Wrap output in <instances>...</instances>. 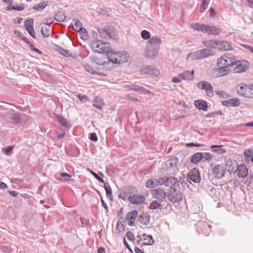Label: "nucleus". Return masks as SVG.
Segmentation results:
<instances>
[{"label": "nucleus", "mask_w": 253, "mask_h": 253, "mask_svg": "<svg viewBox=\"0 0 253 253\" xmlns=\"http://www.w3.org/2000/svg\"><path fill=\"white\" fill-rule=\"evenodd\" d=\"M90 172L91 173V174L92 175L94 176V177L97 179L98 180V181L99 182H101L102 183H104V180L101 178L100 177V176H99V175L96 173H95V172H94L92 170H90Z\"/></svg>", "instance_id": "nucleus-45"}, {"label": "nucleus", "mask_w": 253, "mask_h": 253, "mask_svg": "<svg viewBox=\"0 0 253 253\" xmlns=\"http://www.w3.org/2000/svg\"><path fill=\"white\" fill-rule=\"evenodd\" d=\"M13 123L15 124H19L21 121V116L19 114H13L11 117Z\"/></svg>", "instance_id": "nucleus-37"}, {"label": "nucleus", "mask_w": 253, "mask_h": 253, "mask_svg": "<svg viewBox=\"0 0 253 253\" xmlns=\"http://www.w3.org/2000/svg\"><path fill=\"white\" fill-rule=\"evenodd\" d=\"M78 32L80 33L81 39L83 40H86L87 39L88 35L85 28H82Z\"/></svg>", "instance_id": "nucleus-41"}, {"label": "nucleus", "mask_w": 253, "mask_h": 253, "mask_svg": "<svg viewBox=\"0 0 253 253\" xmlns=\"http://www.w3.org/2000/svg\"><path fill=\"white\" fill-rule=\"evenodd\" d=\"M107 58L113 63H121L126 62L129 57L128 53L126 51L115 52L111 50L107 54Z\"/></svg>", "instance_id": "nucleus-2"}, {"label": "nucleus", "mask_w": 253, "mask_h": 253, "mask_svg": "<svg viewBox=\"0 0 253 253\" xmlns=\"http://www.w3.org/2000/svg\"><path fill=\"white\" fill-rule=\"evenodd\" d=\"M161 39L157 36H153L146 42L143 51V55L148 59L155 58L158 55Z\"/></svg>", "instance_id": "nucleus-1"}, {"label": "nucleus", "mask_w": 253, "mask_h": 253, "mask_svg": "<svg viewBox=\"0 0 253 253\" xmlns=\"http://www.w3.org/2000/svg\"><path fill=\"white\" fill-rule=\"evenodd\" d=\"M193 73L194 70H192L191 72L186 71L183 73L179 74V77L183 80H191L194 78Z\"/></svg>", "instance_id": "nucleus-25"}, {"label": "nucleus", "mask_w": 253, "mask_h": 253, "mask_svg": "<svg viewBox=\"0 0 253 253\" xmlns=\"http://www.w3.org/2000/svg\"><path fill=\"white\" fill-rule=\"evenodd\" d=\"M213 54V51L211 49L205 48L190 53L187 57L191 60H199L208 57Z\"/></svg>", "instance_id": "nucleus-5"}, {"label": "nucleus", "mask_w": 253, "mask_h": 253, "mask_svg": "<svg viewBox=\"0 0 253 253\" xmlns=\"http://www.w3.org/2000/svg\"><path fill=\"white\" fill-rule=\"evenodd\" d=\"M193 29L197 31H201L203 33H208L210 35H217L221 32L220 29L213 26H209L207 25L193 23L191 25Z\"/></svg>", "instance_id": "nucleus-4"}, {"label": "nucleus", "mask_w": 253, "mask_h": 253, "mask_svg": "<svg viewBox=\"0 0 253 253\" xmlns=\"http://www.w3.org/2000/svg\"><path fill=\"white\" fill-rule=\"evenodd\" d=\"M128 199L132 204L139 205L144 202L145 198L143 196L133 194V195L129 196L128 197Z\"/></svg>", "instance_id": "nucleus-17"}, {"label": "nucleus", "mask_w": 253, "mask_h": 253, "mask_svg": "<svg viewBox=\"0 0 253 253\" xmlns=\"http://www.w3.org/2000/svg\"><path fill=\"white\" fill-rule=\"evenodd\" d=\"M75 25L73 26V28L75 31H79L82 27V24L79 20H75Z\"/></svg>", "instance_id": "nucleus-43"}, {"label": "nucleus", "mask_w": 253, "mask_h": 253, "mask_svg": "<svg viewBox=\"0 0 253 253\" xmlns=\"http://www.w3.org/2000/svg\"><path fill=\"white\" fill-rule=\"evenodd\" d=\"M153 198L158 200V201L162 202L167 197L166 193L164 190L160 188L153 189L151 192Z\"/></svg>", "instance_id": "nucleus-12"}, {"label": "nucleus", "mask_w": 253, "mask_h": 253, "mask_svg": "<svg viewBox=\"0 0 253 253\" xmlns=\"http://www.w3.org/2000/svg\"><path fill=\"white\" fill-rule=\"evenodd\" d=\"M104 32L106 35H108L110 38H113L115 36V32L114 30H112L110 33L108 31V29H105Z\"/></svg>", "instance_id": "nucleus-51"}, {"label": "nucleus", "mask_w": 253, "mask_h": 253, "mask_svg": "<svg viewBox=\"0 0 253 253\" xmlns=\"http://www.w3.org/2000/svg\"><path fill=\"white\" fill-rule=\"evenodd\" d=\"M194 105L199 110H203L206 111L208 109L207 102L203 100H196L194 102Z\"/></svg>", "instance_id": "nucleus-24"}, {"label": "nucleus", "mask_w": 253, "mask_h": 253, "mask_svg": "<svg viewBox=\"0 0 253 253\" xmlns=\"http://www.w3.org/2000/svg\"><path fill=\"white\" fill-rule=\"evenodd\" d=\"M233 70L235 73H241L246 70L248 67V62L245 60L236 61L232 65Z\"/></svg>", "instance_id": "nucleus-10"}, {"label": "nucleus", "mask_w": 253, "mask_h": 253, "mask_svg": "<svg viewBox=\"0 0 253 253\" xmlns=\"http://www.w3.org/2000/svg\"><path fill=\"white\" fill-rule=\"evenodd\" d=\"M237 172L239 177L245 178L248 174V169L245 165L242 164L238 166Z\"/></svg>", "instance_id": "nucleus-21"}, {"label": "nucleus", "mask_w": 253, "mask_h": 253, "mask_svg": "<svg viewBox=\"0 0 253 253\" xmlns=\"http://www.w3.org/2000/svg\"><path fill=\"white\" fill-rule=\"evenodd\" d=\"M162 206L161 202L157 201H154L149 205V209L156 210L160 208Z\"/></svg>", "instance_id": "nucleus-36"}, {"label": "nucleus", "mask_w": 253, "mask_h": 253, "mask_svg": "<svg viewBox=\"0 0 253 253\" xmlns=\"http://www.w3.org/2000/svg\"><path fill=\"white\" fill-rule=\"evenodd\" d=\"M222 145H211V148L212 149V152L217 153L218 154H223L226 152V150L222 148Z\"/></svg>", "instance_id": "nucleus-32"}, {"label": "nucleus", "mask_w": 253, "mask_h": 253, "mask_svg": "<svg viewBox=\"0 0 253 253\" xmlns=\"http://www.w3.org/2000/svg\"><path fill=\"white\" fill-rule=\"evenodd\" d=\"M93 106L98 109H101L104 106L103 100L99 97H96L94 99Z\"/></svg>", "instance_id": "nucleus-29"}, {"label": "nucleus", "mask_w": 253, "mask_h": 253, "mask_svg": "<svg viewBox=\"0 0 253 253\" xmlns=\"http://www.w3.org/2000/svg\"><path fill=\"white\" fill-rule=\"evenodd\" d=\"M134 251L135 253H144L143 251H142L141 250H140L138 247H135L134 249Z\"/></svg>", "instance_id": "nucleus-64"}, {"label": "nucleus", "mask_w": 253, "mask_h": 253, "mask_svg": "<svg viewBox=\"0 0 253 253\" xmlns=\"http://www.w3.org/2000/svg\"><path fill=\"white\" fill-rule=\"evenodd\" d=\"M55 49L57 50L61 54H62L65 56L68 57L71 55V53L69 50L64 49L59 45H55Z\"/></svg>", "instance_id": "nucleus-33"}, {"label": "nucleus", "mask_w": 253, "mask_h": 253, "mask_svg": "<svg viewBox=\"0 0 253 253\" xmlns=\"http://www.w3.org/2000/svg\"><path fill=\"white\" fill-rule=\"evenodd\" d=\"M226 68L222 66L219 67L218 69L215 70L218 72L217 75L221 77L227 75L228 73V70Z\"/></svg>", "instance_id": "nucleus-34"}, {"label": "nucleus", "mask_w": 253, "mask_h": 253, "mask_svg": "<svg viewBox=\"0 0 253 253\" xmlns=\"http://www.w3.org/2000/svg\"><path fill=\"white\" fill-rule=\"evenodd\" d=\"M24 25L26 30L28 31L30 36L35 39L36 34L34 29V20L33 19H30L27 20L24 22Z\"/></svg>", "instance_id": "nucleus-15"}, {"label": "nucleus", "mask_w": 253, "mask_h": 253, "mask_svg": "<svg viewBox=\"0 0 253 253\" xmlns=\"http://www.w3.org/2000/svg\"><path fill=\"white\" fill-rule=\"evenodd\" d=\"M50 26L49 25H45L41 28V33L43 37L47 38L50 34Z\"/></svg>", "instance_id": "nucleus-30"}, {"label": "nucleus", "mask_w": 253, "mask_h": 253, "mask_svg": "<svg viewBox=\"0 0 253 253\" xmlns=\"http://www.w3.org/2000/svg\"><path fill=\"white\" fill-rule=\"evenodd\" d=\"M57 118L60 122V123L63 126H66L67 124V121L66 119L64 118V117L61 115H58L57 116Z\"/></svg>", "instance_id": "nucleus-49"}, {"label": "nucleus", "mask_w": 253, "mask_h": 253, "mask_svg": "<svg viewBox=\"0 0 253 253\" xmlns=\"http://www.w3.org/2000/svg\"><path fill=\"white\" fill-rule=\"evenodd\" d=\"M211 228L210 225L205 222H200L197 224V229L199 233L208 235Z\"/></svg>", "instance_id": "nucleus-14"}, {"label": "nucleus", "mask_w": 253, "mask_h": 253, "mask_svg": "<svg viewBox=\"0 0 253 253\" xmlns=\"http://www.w3.org/2000/svg\"><path fill=\"white\" fill-rule=\"evenodd\" d=\"M235 63V59L233 56L230 54H225L221 57L217 61V65L218 67L222 66L227 67Z\"/></svg>", "instance_id": "nucleus-8"}, {"label": "nucleus", "mask_w": 253, "mask_h": 253, "mask_svg": "<svg viewBox=\"0 0 253 253\" xmlns=\"http://www.w3.org/2000/svg\"><path fill=\"white\" fill-rule=\"evenodd\" d=\"M84 68L85 70L88 73L92 74L94 73V69L92 67H91L90 65L86 64L84 66Z\"/></svg>", "instance_id": "nucleus-48"}, {"label": "nucleus", "mask_w": 253, "mask_h": 253, "mask_svg": "<svg viewBox=\"0 0 253 253\" xmlns=\"http://www.w3.org/2000/svg\"><path fill=\"white\" fill-rule=\"evenodd\" d=\"M126 87L129 90L135 91L142 94H150L151 93L149 90L145 89L143 87L138 85L132 84L130 85H127Z\"/></svg>", "instance_id": "nucleus-19"}, {"label": "nucleus", "mask_w": 253, "mask_h": 253, "mask_svg": "<svg viewBox=\"0 0 253 253\" xmlns=\"http://www.w3.org/2000/svg\"><path fill=\"white\" fill-rule=\"evenodd\" d=\"M207 82L205 81H201L198 83L197 86L198 87L202 89H205L206 84Z\"/></svg>", "instance_id": "nucleus-53"}, {"label": "nucleus", "mask_w": 253, "mask_h": 253, "mask_svg": "<svg viewBox=\"0 0 253 253\" xmlns=\"http://www.w3.org/2000/svg\"><path fill=\"white\" fill-rule=\"evenodd\" d=\"M212 87L211 85L210 84H209L208 82H207L205 85V89L208 95L209 96H211L210 94L211 95H212Z\"/></svg>", "instance_id": "nucleus-42"}, {"label": "nucleus", "mask_w": 253, "mask_h": 253, "mask_svg": "<svg viewBox=\"0 0 253 253\" xmlns=\"http://www.w3.org/2000/svg\"><path fill=\"white\" fill-rule=\"evenodd\" d=\"M203 44L209 48H216L217 47L218 41L216 40H209L203 41L202 42Z\"/></svg>", "instance_id": "nucleus-26"}, {"label": "nucleus", "mask_w": 253, "mask_h": 253, "mask_svg": "<svg viewBox=\"0 0 253 253\" xmlns=\"http://www.w3.org/2000/svg\"><path fill=\"white\" fill-rule=\"evenodd\" d=\"M229 102L232 106H239L240 104L239 100L237 98L229 99Z\"/></svg>", "instance_id": "nucleus-44"}, {"label": "nucleus", "mask_w": 253, "mask_h": 253, "mask_svg": "<svg viewBox=\"0 0 253 253\" xmlns=\"http://www.w3.org/2000/svg\"><path fill=\"white\" fill-rule=\"evenodd\" d=\"M91 48L95 52L100 53H106L107 54L111 50V46L109 42L101 41L95 40L90 43Z\"/></svg>", "instance_id": "nucleus-3"}, {"label": "nucleus", "mask_w": 253, "mask_h": 253, "mask_svg": "<svg viewBox=\"0 0 253 253\" xmlns=\"http://www.w3.org/2000/svg\"><path fill=\"white\" fill-rule=\"evenodd\" d=\"M181 80L182 79L179 77V74L177 77H173L171 81L173 83H179L181 82Z\"/></svg>", "instance_id": "nucleus-56"}, {"label": "nucleus", "mask_w": 253, "mask_h": 253, "mask_svg": "<svg viewBox=\"0 0 253 253\" xmlns=\"http://www.w3.org/2000/svg\"><path fill=\"white\" fill-rule=\"evenodd\" d=\"M143 72L151 77L157 76L159 74V71L152 66L146 67Z\"/></svg>", "instance_id": "nucleus-23"}, {"label": "nucleus", "mask_w": 253, "mask_h": 253, "mask_svg": "<svg viewBox=\"0 0 253 253\" xmlns=\"http://www.w3.org/2000/svg\"><path fill=\"white\" fill-rule=\"evenodd\" d=\"M137 211L135 210L129 212L126 216V218L128 221V224L130 226L133 225L134 220L137 215Z\"/></svg>", "instance_id": "nucleus-22"}, {"label": "nucleus", "mask_w": 253, "mask_h": 253, "mask_svg": "<svg viewBox=\"0 0 253 253\" xmlns=\"http://www.w3.org/2000/svg\"><path fill=\"white\" fill-rule=\"evenodd\" d=\"M47 3L46 1H43L41 2L40 3H39L38 4H36L33 6V9L37 10H40L41 9H42L45 7L46 6Z\"/></svg>", "instance_id": "nucleus-39"}, {"label": "nucleus", "mask_w": 253, "mask_h": 253, "mask_svg": "<svg viewBox=\"0 0 253 253\" xmlns=\"http://www.w3.org/2000/svg\"><path fill=\"white\" fill-rule=\"evenodd\" d=\"M178 158L176 157H173L171 159L168 160L166 162V166L168 169L170 170H173V173H174V171L177 172L178 170L177 168V163H178Z\"/></svg>", "instance_id": "nucleus-13"}, {"label": "nucleus", "mask_w": 253, "mask_h": 253, "mask_svg": "<svg viewBox=\"0 0 253 253\" xmlns=\"http://www.w3.org/2000/svg\"><path fill=\"white\" fill-rule=\"evenodd\" d=\"M29 47L32 50H34V51L39 53L40 54L42 53V52L39 49H38V48H36L34 47V45L32 43H30Z\"/></svg>", "instance_id": "nucleus-57"}, {"label": "nucleus", "mask_w": 253, "mask_h": 253, "mask_svg": "<svg viewBox=\"0 0 253 253\" xmlns=\"http://www.w3.org/2000/svg\"><path fill=\"white\" fill-rule=\"evenodd\" d=\"M244 155L247 157H251L253 156V149H247L245 150Z\"/></svg>", "instance_id": "nucleus-46"}, {"label": "nucleus", "mask_w": 253, "mask_h": 253, "mask_svg": "<svg viewBox=\"0 0 253 253\" xmlns=\"http://www.w3.org/2000/svg\"><path fill=\"white\" fill-rule=\"evenodd\" d=\"M163 185V177L159 178H151L148 180L146 183V187L149 188H153L158 185Z\"/></svg>", "instance_id": "nucleus-16"}, {"label": "nucleus", "mask_w": 253, "mask_h": 253, "mask_svg": "<svg viewBox=\"0 0 253 253\" xmlns=\"http://www.w3.org/2000/svg\"><path fill=\"white\" fill-rule=\"evenodd\" d=\"M205 3H206V1H205V0H202V4L200 7V10L201 12H203L205 10V9H206V7L205 6Z\"/></svg>", "instance_id": "nucleus-60"}, {"label": "nucleus", "mask_w": 253, "mask_h": 253, "mask_svg": "<svg viewBox=\"0 0 253 253\" xmlns=\"http://www.w3.org/2000/svg\"><path fill=\"white\" fill-rule=\"evenodd\" d=\"M237 92L241 96L247 98H253V85L248 86L243 84L237 85L236 87Z\"/></svg>", "instance_id": "nucleus-6"}, {"label": "nucleus", "mask_w": 253, "mask_h": 253, "mask_svg": "<svg viewBox=\"0 0 253 253\" xmlns=\"http://www.w3.org/2000/svg\"><path fill=\"white\" fill-rule=\"evenodd\" d=\"M216 94H218L220 97L225 98L228 96L227 94L223 91L218 90L216 91Z\"/></svg>", "instance_id": "nucleus-54"}, {"label": "nucleus", "mask_w": 253, "mask_h": 253, "mask_svg": "<svg viewBox=\"0 0 253 253\" xmlns=\"http://www.w3.org/2000/svg\"><path fill=\"white\" fill-rule=\"evenodd\" d=\"M24 9V7L23 5H20L19 6H15L14 10H17L18 11H22Z\"/></svg>", "instance_id": "nucleus-63"}, {"label": "nucleus", "mask_w": 253, "mask_h": 253, "mask_svg": "<svg viewBox=\"0 0 253 253\" xmlns=\"http://www.w3.org/2000/svg\"><path fill=\"white\" fill-rule=\"evenodd\" d=\"M141 38L144 40H149L152 38L151 37V35L149 32L147 30H144L141 32Z\"/></svg>", "instance_id": "nucleus-40"}, {"label": "nucleus", "mask_w": 253, "mask_h": 253, "mask_svg": "<svg viewBox=\"0 0 253 253\" xmlns=\"http://www.w3.org/2000/svg\"><path fill=\"white\" fill-rule=\"evenodd\" d=\"M168 199L173 203H178L182 199V194L175 188H170L167 195Z\"/></svg>", "instance_id": "nucleus-9"}, {"label": "nucleus", "mask_w": 253, "mask_h": 253, "mask_svg": "<svg viewBox=\"0 0 253 253\" xmlns=\"http://www.w3.org/2000/svg\"><path fill=\"white\" fill-rule=\"evenodd\" d=\"M60 175L62 177H71L72 175L70 174H68V173L66 172H61L60 173Z\"/></svg>", "instance_id": "nucleus-62"}, {"label": "nucleus", "mask_w": 253, "mask_h": 253, "mask_svg": "<svg viewBox=\"0 0 253 253\" xmlns=\"http://www.w3.org/2000/svg\"><path fill=\"white\" fill-rule=\"evenodd\" d=\"M183 183L182 178L181 177L179 180L173 177H163V185L166 186H170V188H175L180 186V184Z\"/></svg>", "instance_id": "nucleus-7"}, {"label": "nucleus", "mask_w": 253, "mask_h": 253, "mask_svg": "<svg viewBox=\"0 0 253 253\" xmlns=\"http://www.w3.org/2000/svg\"><path fill=\"white\" fill-rule=\"evenodd\" d=\"M243 46L246 49L249 50L250 51H251L252 53H253V47H252V46H250L249 45H246V44H244L243 45Z\"/></svg>", "instance_id": "nucleus-61"}, {"label": "nucleus", "mask_w": 253, "mask_h": 253, "mask_svg": "<svg viewBox=\"0 0 253 253\" xmlns=\"http://www.w3.org/2000/svg\"><path fill=\"white\" fill-rule=\"evenodd\" d=\"M139 218L140 222L144 225H148L150 222L149 218L147 215H140Z\"/></svg>", "instance_id": "nucleus-38"}, {"label": "nucleus", "mask_w": 253, "mask_h": 253, "mask_svg": "<svg viewBox=\"0 0 253 253\" xmlns=\"http://www.w3.org/2000/svg\"><path fill=\"white\" fill-rule=\"evenodd\" d=\"M78 97L82 102L84 103V102L88 101V98L85 95H82L79 94L78 95Z\"/></svg>", "instance_id": "nucleus-52"}, {"label": "nucleus", "mask_w": 253, "mask_h": 253, "mask_svg": "<svg viewBox=\"0 0 253 253\" xmlns=\"http://www.w3.org/2000/svg\"><path fill=\"white\" fill-rule=\"evenodd\" d=\"M231 44L227 41H218L217 49L218 50H227L232 49Z\"/></svg>", "instance_id": "nucleus-20"}, {"label": "nucleus", "mask_w": 253, "mask_h": 253, "mask_svg": "<svg viewBox=\"0 0 253 253\" xmlns=\"http://www.w3.org/2000/svg\"><path fill=\"white\" fill-rule=\"evenodd\" d=\"M213 157V155L210 153L206 152L203 153V158L206 160H210Z\"/></svg>", "instance_id": "nucleus-47"}, {"label": "nucleus", "mask_w": 253, "mask_h": 253, "mask_svg": "<svg viewBox=\"0 0 253 253\" xmlns=\"http://www.w3.org/2000/svg\"><path fill=\"white\" fill-rule=\"evenodd\" d=\"M13 147H14L13 146H9V147H7L5 150V153L6 154H8L9 153H10L12 150V149H13Z\"/></svg>", "instance_id": "nucleus-59"}, {"label": "nucleus", "mask_w": 253, "mask_h": 253, "mask_svg": "<svg viewBox=\"0 0 253 253\" xmlns=\"http://www.w3.org/2000/svg\"><path fill=\"white\" fill-rule=\"evenodd\" d=\"M126 237L128 239V240H129L130 241H134V240H135V238H134V236L133 234L130 231H128L127 232Z\"/></svg>", "instance_id": "nucleus-50"}, {"label": "nucleus", "mask_w": 253, "mask_h": 253, "mask_svg": "<svg viewBox=\"0 0 253 253\" xmlns=\"http://www.w3.org/2000/svg\"><path fill=\"white\" fill-rule=\"evenodd\" d=\"M141 235L144 237L143 240L145 241L144 245L150 246L154 244V241L151 235H147L145 233H143Z\"/></svg>", "instance_id": "nucleus-28"}, {"label": "nucleus", "mask_w": 253, "mask_h": 253, "mask_svg": "<svg viewBox=\"0 0 253 253\" xmlns=\"http://www.w3.org/2000/svg\"><path fill=\"white\" fill-rule=\"evenodd\" d=\"M126 197L127 195L125 193H121L119 195V198L123 200L124 201H125L126 199Z\"/></svg>", "instance_id": "nucleus-58"}, {"label": "nucleus", "mask_w": 253, "mask_h": 253, "mask_svg": "<svg viewBox=\"0 0 253 253\" xmlns=\"http://www.w3.org/2000/svg\"><path fill=\"white\" fill-rule=\"evenodd\" d=\"M54 18L55 19L59 22H63L66 19V16L64 13V12L62 11H58L55 15H54Z\"/></svg>", "instance_id": "nucleus-31"}, {"label": "nucleus", "mask_w": 253, "mask_h": 253, "mask_svg": "<svg viewBox=\"0 0 253 253\" xmlns=\"http://www.w3.org/2000/svg\"><path fill=\"white\" fill-rule=\"evenodd\" d=\"M189 179L195 183H199L201 177L199 171L195 168L193 169L188 173Z\"/></svg>", "instance_id": "nucleus-18"}, {"label": "nucleus", "mask_w": 253, "mask_h": 253, "mask_svg": "<svg viewBox=\"0 0 253 253\" xmlns=\"http://www.w3.org/2000/svg\"><path fill=\"white\" fill-rule=\"evenodd\" d=\"M225 172V168L223 165H216L212 169V173L214 176L217 178H222Z\"/></svg>", "instance_id": "nucleus-11"}, {"label": "nucleus", "mask_w": 253, "mask_h": 253, "mask_svg": "<svg viewBox=\"0 0 253 253\" xmlns=\"http://www.w3.org/2000/svg\"><path fill=\"white\" fill-rule=\"evenodd\" d=\"M89 138L91 140L96 142L97 141V136L95 133H91L90 134Z\"/></svg>", "instance_id": "nucleus-55"}, {"label": "nucleus", "mask_w": 253, "mask_h": 253, "mask_svg": "<svg viewBox=\"0 0 253 253\" xmlns=\"http://www.w3.org/2000/svg\"><path fill=\"white\" fill-rule=\"evenodd\" d=\"M203 159L202 153H196L192 156L191 158V162L193 164H196L200 162Z\"/></svg>", "instance_id": "nucleus-27"}, {"label": "nucleus", "mask_w": 253, "mask_h": 253, "mask_svg": "<svg viewBox=\"0 0 253 253\" xmlns=\"http://www.w3.org/2000/svg\"><path fill=\"white\" fill-rule=\"evenodd\" d=\"M104 187L106 191V195L109 197V198L112 200V189L109 185V183H106L104 182Z\"/></svg>", "instance_id": "nucleus-35"}]
</instances>
